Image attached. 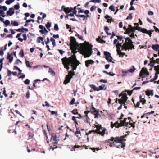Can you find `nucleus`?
I'll use <instances>...</instances> for the list:
<instances>
[{
	"instance_id": "nucleus-22",
	"label": "nucleus",
	"mask_w": 159,
	"mask_h": 159,
	"mask_svg": "<svg viewBox=\"0 0 159 159\" xmlns=\"http://www.w3.org/2000/svg\"><path fill=\"white\" fill-rule=\"evenodd\" d=\"M128 99L127 95L126 93H124L123 94L122 97V100H123L124 102H126Z\"/></svg>"
},
{
	"instance_id": "nucleus-14",
	"label": "nucleus",
	"mask_w": 159,
	"mask_h": 159,
	"mask_svg": "<svg viewBox=\"0 0 159 159\" xmlns=\"http://www.w3.org/2000/svg\"><path fill=\"white\" fill-rule=\"evenodd\" d=\"M90 110L91 111L92 113L94 114L95 116L94 118H97L98 115H99L98 111H97L93 107H92Z\"/></svg>"
},
{
	"instance_id": "nucleus-56",
	"label": "nucleus",
	"mask_w": 159,
	"mask_h": 159,
	"mask_svg": "<svg viewBox=\"0 0 159 159\" xmlns=\"http://www.w3.org/2000/svg\"><path fill=\"white\" fill-rule=\"evenodd\" d=\"M135 28H136V27H134L131 28H130L131 29V32L132 33H134V32H135Z\"/></svg>"
},
{
	"instance_id": "nucleus-21",
	"label": "nucleus",
	"mask_w": 159,
	"mask_h": 159,
	"mask_svg": "<svg viewBox=\"0 0 159 159\" xmlns=\"http://www.w3.org/2000/svg\"><path fill=\"white\" fill-rule=\"evenodd\" d=\"M77 47H70V48L71 50V52L74 54H75L77 52V51H76V49H77V48H78Z\"/></svg>"
},
{
	"instance_id": "nucleus-45",
	"label": "nucleus",
	"mask_w": 159,
	"mask_h": 159,
	"mask_svg": "<svg viewBox=\"0 0 159 159\" xmlns=\"http://www.w3.org/2000/svg\"><path fill=\"white\" fill-rule=\"evenodd\" d=\"M54 29L55 31H57L58 30L59 28L58 25L57 24H55L54 28Z\"/></svg>"
},
{
	"instance_id": "nucleus-59",
	"label": "nucleus",
	"mask_w": 159,
	"mask_h": 159,
	"mask_svg": "<svg viewBox=\"0 0 159 159\" xmlns=\"http://www.w3.org/2000/svg\"><path fill=\"white\" fill-rule=\"evenodd\" d=\"M90 149H92L93 150V151L94 152H95V150H96L97 151H98V150H99V149L98 148H90Z\"/></svg>"
},
{
	"instance_id": "nucleus-19",
	"label": "nucleus",
	"mask_w": 159,
	"mask_h": 159,
	"mask_svg": "<svg viewBox=\"0 0 159 159\" xmlns=\"http://www.w3.org/2000/svg\"><path fill=\"white\" fill-rule=\"evenodd\" d=\"M73 10V8H69V7H66V8H64V11L66 13H67L71 12Z\"/></svg>"
},
{
	"instance_id": "nucleus-28",
	"label": "nucleus",
	"mask_w": 159,
	"mask_h": 159,
	"mask_svg": "<svg viewBox=\"0 0 159 159\" xmlns=\"http://www.w3.org/2000/svg\"><path fill=\"white\" fill-rule=\"evenodd\" d=\"M43 37H38L37 42L38 43H39L41 42V41H43Z\"/></svg>"
},
{
	"instance_id": "nucleus-48",
	"label": "nucleus",
	"mask_w": 159,
	"mask_h": 159,
	"mask_svg": "<svg viewBox=\"0 0 159 159\" xmlns=\"http://www.w3.org/2000/svg\"><path fill=\"white\" fill-rule=\"evenodd\" d=\"M75 99L74 98H73L72 100L70 102V105H73L75 103Z\"/></svg>"
},
{
	"instance_id": "nucleus-1",
	"label": "nucleus",
	"mask_w": 159,
	"mask_h": 159,
	"mask_svg": "<svg viewBox=\"0 0 159 159\" xmlns=\"http://www.w3.org/2000/svg\"><path fill=\"white\" fill-rule=\"evenodd\" d=\"M70 47H79L77 48L80 53L84 56L85 58L90 57L92 54L93 51L92 48L93 46L90 45L88 42H86L83 43L79 44L76 40V39L74 37H70Z\"/></svg>"
},
{
	"instance_id": "nucleus-3",
	"label": "nucleus",
	"mask_w": 159,
	"mask_h": 159,
	"mask_svg": "<svg viewBox=\"0 0 159 159\" xmlns=\"http://www.w3.org/2000/svg\"><path fill=\"white\" fill-rule=\"evenodd\" d=\"M133 43L129 37L125 38V43L123 44V48L125 50L134 49V46L133 45Z\"/></svg>"
},
{
	"instance_id": "nucleus-31",
	"label": "nucleus",
	"mask_w": 159,
	"mask_h": 159,
	"mask_svg": "<svg viewBox=\"0 0 159 159\" xmlns=\"http://www.w3.org/2000/svg\"><path fill=\"white\" fill-rule=\"evenodd\" d=\"M131 32V29L129 28H128L126 31L124 33V34H129Z\"/></svg>"
},
{
	"instance_id": "nucleus-26",
	"label": "nucleus",
	"mask_w": 159,
	"mask_h": 159,
	"mask_svg": "<svg viewBox=\"0 0 159 159\" xmlns=\"http://www.w3.org/2000/svg\"><path fill=\"white\" fill-rule=\"evenodd\" d=\"M48 72L52 76L55 75V72L53 70L50 68H49V69Z\"/></svg>"
},
{
	"instance_id": "nucleus-6",
	"label": "nucleus",
	"mask_w": 159,
	"mask_h": 159,
	"mask_svg": "<svg viewBox=\"0 0 159 159\" xmlns=\"http://www.w3.org/2000/svg\"><path fill=\"white\" fill-rule=\"evenodd\" d=\"M75 75V72L73 71H70L69 72L68 75L66 76L65 79L63 83L65 84L69 83L70 79L72 78L73 76Z\"/></svg>"
},
{
	"instance_id": "nucleus-35",
	"label": "nucleus",
	"mask_w": 159,
	"mask_h": 159,
	"mask_svg": "<svg viewBox=\"0 0 159 159\" xmlns=\"http://www.w3.org/2000/svg\"><path fill=\"white\" fill-rule=\"evenodd\" d=\"M89 86L92 89H93L94 91H97V87H96L95 85L93 84H90Z\"/></svg>"
},
{
	"instance_id": "nucleus-37",
	"label": "nucleus",
	"mask_w": 159,
	"mask_h": 159,
	"mask_svg": "<svg viewBox=\"0 0 159 159\" xmlns=\"http://www.w3.org/2000/svg\"><path fill=\"white\" fill-rule=\"evenodd\" d=\"M118 102L120 104H123L124 105H125V102H124V101H123L121 99H118Z\"/></svg>"
},
{
	"instance_id": "nucleus-49",
	"label": "nucleus",
	"mask_w": 159,
	"mask_h": 159,
	"mask_svg": "<svg viewBox=\"0 0 159 159\" xmlns=\"http://www.w3.org/2000/svg\"><path fill=\"white\" fill-rule=\"evenodd\" d=\"M132 13L129 14L128 16L127 17L126 19L127 20H128V19L131 20L132 18Z\"/></svg>"
},
{
	"instance_id": "nucleus-4",
	"label": "nucleus",
	"mask_w": 159,
	"mask_h": 159,
	"mask_svg": "<svg viewBox=\"0 0 159 159\" xmlns=\"http://www.w3.org/2000/svg\"><path fill=\"white\" fill-rule=\"evenodd\" d=\"M126 118H125L123 120H120V123L118 124V126H117L116 127L118 128L120 127L125 125L126 127H128L129 128L131 127L133 128L134 127V124H135V122H134L132 123L133 120H131L130 121H129V122H126Z\"/></svg>"
},
{
	"instance_id": "nucleus-55",
	"label": "nucleus",
	"mask_w": 159,
	"mask_h": 159,
	"mask_svg": "<svg viewBox=\"0 0 159 159\" xmlns=\"http://www.w3.org/2000/svg\"><path fill=\"white\" fill-rule=\"evenodd\" d=\"M133 90H132L131 91H129L128 90H127V92L129 96L131 95L133 93Z\"/></svg>"
},
{
	"instance_id": "nucleus-9",
	"label": "nucleus",
	"mask_w": 159,
	"mask_h": 159,
	"mask_svg": "<svg viewBox=\"0 0 159 159\" xmlns=\"http://www.w3.org/2000/svg\"><path fill=\"white\" fill-rule=\"evenodd\" d=\"M104 55L105 56V59L107 61H108L110 62H112L114 63L112 60V57L111 56L110 53L108 52L104 51Z\"/></svg>"
},
{
	"instance_id": "nucleus-34",
	"label": "nucleus",
	"mask_w": 159,
	"mask_h": 159,
	"mask_svg": "<svg viewBox=\"0 0 159 159\" xmlns=\"http://www.w3.org/2000/svg\"><path fill=\"white\" fill-rule=\"evenodd\" d=\"M15 0H7L6 1L5 3L7 5H9L11 3H12Z\"/></svg>"
},
{
	"instance_id": "nucleus-29",
	"label": "nucleus",
	"mask_w": 159,
	"mask_h": 159,
	"mask_svg": "<svg viewBox=\"0 0 159 159\" xmlns=\"http://www.w3.org/2000/svg\"><path fill=\"white\" fill-rule=\"evenodd\" d=\"M95 127L96 128V130H92V131L93 132L97 133L99 134V130L98 125H95Z\"/></svg>"
},
{
	"instance_id": "nucleus-33",
	"label": "nucleus",
	"mask_w": 159,
	"mask_h": 159,
	"mask_svg": "<svg viewBox=\"0 0 159 159\" xmlns=\"http://www.w3.org/2000/svg\"><path fill=\"white\" fill-rule=\"evenodd\" d=\"M28 135L30 138V139H31L33 138L34 135V134L33 133L30 132H28Z\"/></svg>"
},
{
	"instance_id": "nucleus-41",
	"label": "nucleus",
	"mask_w": 159,
	"mask_h": 159,
	"mask_svg": "<svg viewBox=\"0 0 159 159\" xmlns=\"http://www.w3.org/2000/svg\"><path fill=\"white\" fill-rule=\"evenodd\" d=\"M133 68H130L129 70V72L132 73L134 72L135 70V68H134V66H132Z\"/></svg>"
},
{
	"instance_id": "nucleus-15",
	"label": "nucleus",
	"mask_w": 159,
	"mask_h": 159,
	"mask_svg": "<svg viewBox=\"0 0 159 159\" xmlns=\"http://www.w3.org/2000/svg\"><path fill=\"white\" fill-rule=\"evenodd\" d=\"M51 138L53 139V140L54 141V142L53 143V144H54V146H55V144H57L59 140L58 138H57L56 135L54 136L52 135Z\"/></svg>"
},
{
	"instance_id": "nucleus-61",
	"label": "nucleus",
	"mask_w": 159,
	"mask_h": 159,
	"mask_svg": "<svg viewBox=\"0 0 159 159\" xmlns=\"http://www.w3.org/2000/svg\"><path fill=\"white\" fill-rule=\"evenodd\" d=\"M155 70H159V65L154 66Z\"/></svg>"
},
{
	"instance_id": "nucleus-54",
	"label": "nucleus",
	"mask_w": 159,
	"mask_h": 159,
	"mask_svg": "<svg viewBox=\"0 0 159 159\" xmlns=\"http://www.w3.org/2000/svg\"><path fill=\"white\" fill-rule=\"evenodd\" d=\"M112 21L113 22L114 20L112 19V18L111 17V18H109L107 20V22L108 23H111Z\"/></svg>"
},
{
	"instance_id": "nucleus-7",
	"label": "nucleus",
	"mask_w": 159,
	"mask_h": 159,
	"mask_svg": "<svg viewBox=\"0 0 159 159\" xmlns=\"http://www.w3.org/2000/svg\"><path fill=\"white\" fill-rule=\"evenodd\" d=\"M149 75V73L147 71V70L146 68H143L141 71L140 72L139 76L142 78L145 77L147 75Z\"/></svg>"
},
{
	"instance_id": "nucleus-42",
	"label": "nucleus",
	"mask_w": 159,
	"mask_h": 159,
	"mask_svg": "<svg viewBox=\"0 0 159 159\" xmlns=\"http://www.w3.org/2000/svg\"><path fill=\"white\" fill-rule=\"evenodd\" d=\"M17 4H18L15 5L14 6L15 9L16 10H18L20 8L19 3H17Z\"/></svg>"
},
{
	"instance_id": "nucleus-53",
	"label": "nucleus",
	"mask_w": 159,
	"mask_h": 159,
	"mask_svg": "<svg viewBox=\"0 0 159 159\" xmlns=\"http://www.w3.org/2000/svg\"><path fill=\"white\" fill-rule=\"evenodd\" d=\"M75 36H77V37H78L79 39H80L81 40H83V37H82L81 36V35H80L79 34H76V35H75Z\"/></svg>"
},
{
	"instance_id": "nucleus-25",
	"label": "nucleus",
	"mask_w": 159,
	"mask_h": 159,
	"mask_svg": "<svg viewBox=\"0 0 159 159\" xmlns=\"http://www.w3.org/2000/svg\"><path fill=\"white\" fill-rule=\"evenodd\" d=\"M70 64H71V66L72 67V70L73 71L75 70L77 68V66L75 65L73 62L70 63Z\"/></svg>"
},
{
	"instance_id": "nucleus-57",
	"label": "nucleus",
	"mask_w": 159,
	"mask_h": 159,
	"mask_svg": "<svg viewBox=\"0 0 159 159\" xmlns=\"http://www.w3.org/2000/svg\"><path fill=\"white\" fill-rule=\"evenodd\" d=\"M117 39L120 41H121L123 39V37L122 36H117Z\"/></svg>"
},
{
	"instance_id": "nucleus-51",
	"label": "nucleus",
	"mask_w": 159,
	"mask_h": 159,
	"mask_svg": "<svg viewBox=\"0 0 159 159\" xmlns=\"http://www.w3.org/2000/svg\"><path fill=\"white\" fill-rule=\"evenodd\" d=\"M25 84H30V80L28 79H26L25 81Z\"/></svg>"
},
{
	"instance_id": "nucleus-36",
	"label": "nucleus",
	"mask_w": 159,
	"mask_h": 159,
	"mask_svg": "<svg viewBox=\"0 0 159 159\" xmlns=\"http://www.w3.org/2000/svg\"><path fill=\"white\" fill-rule=\"evenodd\" d=\"M11 24L13 26H18L19 25L18 22L16 21H14L13 23L11 21Z\"/></svg>"
},
{
	"instance_id": "nucleus-24",
	"label": "nucleus",
	"mask_w": 159,
	"mask_h": 159,
	"mask_svg": "<svg viewBox=\"0 0 159 159\" xmlns=\"http://www.w3.org/2000/svg\"><path fill=\"white\" fill-rule=\"evenodd\" d=\"M142 96L141 95L139 96L140 102L142 104H144L146 102V100L144 98H142Z\"/></svg>"
},
{
	"instance_id": "nucleus-52",
	"label": "nucleus",
	"mask_w": 159,
	"mask_h": 159,
	"mask_svg": "<svg viewBox=\"0 0 159 159\" xmlns=\"http://www.w3.org/2000/svg\"><path fill=\"white\" fill-rule=\"evenodd\" d=\"M142 29L143 28H142L140 27H136V29L137 30H138V31H140V32H141V31L142 30Z\"/></svg>"
},
{
	"instance_id": "nucleus-30",
	"label": "nucleus",
	"mask_w": 159,
	"mask_h": 159,
	"mask_svg": "<svg viewBox=\"0 0 159 159\" xmlns=\"http://www.w3.org/2000/svg\"><path fill=\"white\" fill-rule=\"evenodd\" d=\"M46 28L50 30L49 28H50L51 26V23L49 22H48L47 24L45 25Z\"/></svg>"
},
{
	"instance_id": "nucleus-39",
	"label": "nucleus",
	"mask_w": 159,
	"mask_h": 159,
	"mask_svg": "<svg viewBox=\"0 0 159 159\" xmlns=\"http://www.w3.org/2000/svg\"><path fill=\"white\" fill-rule=\"evenodd\" d=\"M154 31V30H149L148 31H147V32H146V33L148 34L149 35V36L151 37V34H152V32H153Z\"/></svg>"
},
{
	"instance_id": "nucleus-43",
	"label": "nucleus",
	"mask_w": 159,
	"mask_h": 159,
	"mask_svg": "<svg viewBox=\"0 0 159 159\" xmlns=\"http://www.w3.org/2000/svg\"><path fill=\"white\" fill-rule=\"evenodd\" d=\"M109 9L111 10V11H115V9L114 8V7L113 5H111L110 6L109 8Z\"/></svg>"
},
{
	"instance_id": "nucleus-60",
	"label": "nucleus",
	"mask_w": 159,
	"mask_h": 159,
	"mask_svg": "<svg viewBox=\"0 0 159 159\" xmlns=\"http://www.w3.org/2000/svg\"><path fill=\"white\" fill-rule=\"evenodd\" d=\"M118 124H119L118 122H116L114 124V125L111 126V128H113L115 126L116 128L117 126H118Z\"/></svg>"
},
{
	"instance_id": "nucleus-12",
	"label": "nucleus",
	"mask_w": 159,
	"mask_h": 159,
	"mask_svg": "<svg viewBox=\"0 0 159 159\" xmlns=\"http://www.w3.org/2000/svg\"><path fill=\"white\" fill-rule=\"evenodd\" d=\"M98 129L99 130V134L102 136H103L105 134L106 129L102 127L101 125H98Z\"/></svg>"
},
{
	"instance_id": "nucleus-64",
	"label": "nucleus",
	"mask_w": 159,
	"mask_h": 159,
	"mask_svg": "<svg viewBox=\"0 0 159 159\" xmlns=\"http://www.w3.org/2000/svg\"><path fill=\"white\" fill-rule=\"evenodd\" d=\"M58 51L61 55H62L63 53L65 52L64 51L60 49H58Z\"/></svg>"
},
{
	"instance_id": "nucleus-17",
	"label": "nucleus",
	"mask_w": 159,
	"mask_h": 159,
	"mask_svg": "<svg viewBox=\"0 0 159 159\" xmlns=\"http://www.w3.org/2000/svg\"><path fill=\"white\" fill-rule=\"evenodd\" d=\"M14 13V9L13 8L11 7L10 8L9 10L7 11V14L8 15L11 16Z\"/></svg>"
},
{
	"instance_id": "nucleus-18",
	"label": "nucleus",
	"mask_w": 159,
	"mask_h": 159,
	"mask_svg": "<svg viewBox=\"0 0 159 159\" xmlns=\"http://www.w3.org/2000/svg\"><path fill=\"white\" fill-rule=\"evenodd\" d=\"M146 94L148 96H153V90H148L145 92Z\"/></svg>"
},
{
	"instance_id": "nucleus-8",
	"label": "nucleus",
	"mask_w": 159,
	"mask_h": 159,
	"mask_svg": "<svg viewBox=\"0 0 159 159\" xmlns=\"http://www.w3.org/2000/svg\"><path fill=\"white\" fill-rule=\"evenodd\" d=\"M69 59H70L71 62H73L77 66L80 64V61L77 59L76 56L75 54H73L71 57H70Z\"/></svg>"
},
{
	"instance_id": "nucleus-47",
	"label": "nucleus",
	"mask_w": 159,
	"mask_h": 159,
	"mask_svg": "<svg viewBox=\"0 0 159 159\" xmlns=\"http://www.w3.org/2000/svg\"><path fill=\"white\" fill-rule=\"evenodd\" d=\"M26 65L27 67L30 68L31 67V66L30 65V62L29 61H26Z\"/></svg>"
},
{
	"instance_id": "nucleus-44",
	"label": "nucleus",
	"mask_w": 159,
	"mask_h": 159,
	"mask_svg": "<svg viewBox=\"0 0 159 159\" xmlns=\"http://www.w3.org/2000/svg\"><path fill=\"white\" fill-rule=\"evenodd\" d=\"M4 23L6 26H7L10 24V22L8 20H6L4 22Z\"/></svg>"
},
{
	"instance_id": "nucleus-10",
	"label": "nucleus",
	"mask_w": 159,
	"mask_h": 159,
	"mask_svg": "<svg viewBox=\"0 0 159 159\" xmlns=\"http://www.w3.org/2000/svg\"><path fill=\"white\" fill-rule=\"evenodd\" d=\"M120 46H121V43L119 44V43H117L116 45V47L117 48L116 51L118 54L120 56L121 55L122 57L125 55V53L122 52H121V50L120 49Z\"/></svg>"
},
{
	"instance_id": "nucleus-16",
	"label": "nucleus",
	"mask_w": 159,
	"mask_h": 159,
	"mask_svg": "<svg viewBox=\"0 0 159 159\" xmlns=\"http://www.w3.org/2000/svg\"><path fill=\"white\" fill-rule=\"evenodd\" d=\"M94 61L92 60H89L85 61V64L86 67H88L90 64H93Z\"/></svg>"
},
{
	"instance_id": "nucleus-38",
	"label": "nucleus",
	"mask_w": 159,
	"mask_h": 159,
	"mask_svg": "<svg viewBox=\"0 0 159 159\" xmlns=\"http://www.w3.org/2000/svg\"><path fill=\"white\" fill-rule=\"evenodd\" d=\"M24 54L23 50V49H21L19 53V55L21 57H23L24 56Z\"/></svg>"
},
{
	"instance_id": "nucleus-20",
	"label": "nucleus",
	"mask_w": 159,
	"mask_h": 159,
	"mask_svg": "<svg viewBox=\"0 0 159 159\" xmlns=\"http://www.w3.org/2000/svg\"><path fill=\"white\" fill-rule=\"evenodd\" d=\"M152 48L154 50L156 51L159 50V45L158 44L152 45Z\"/></svg>"
},
{
	"instance_id": "nucleus-63",
	"label": "nucleus",
	"mask_w": 159,
	"mask_h": 159,
	"mask_svg": "<svg viewBox=\"0 0 159 159\" xmlns=\"http://www.w3.org/2000/svg\"><path fill=\"white\" fill-rule=\"evenodd\" d=\"M22 36L23 37V40H26L27 39V36L26 34H24L22 35Z\"/></svg>"
},
{
	"instance_id": "nucleus-46",
	"label": "nucleus",
	"mask_w": 159,
	"mask_h": 159,
	"mask_svg": "<svg viewBox=\"0 0 159 159\" xmlns=\"http://www.w3.org/2000/svg\"><path fill=\"white\" fill-rule=\"evenodd\" d=\"M77 109H74L72 111H71V112L74 114H78V112L77 111Z\"/></svg>"
},
{
	"instance_id": "nucleus-32",
	"label": "nucleus",
	"mask_w": 159,
	"mask_h": 159,
	"mask_svg": "<svg viewBox=\"0 0 159 159\" xmlns=\"http://www.w3.org/2000/svg\"><path fill=\"white\" fill-rule=\"evenodd\" d=\"M104 30L107 34L110 35L111 34V33H108V31L109 30V29L107 27V26L105 27H104Z\"/></svg>"
},
{
	"instance_id": "nucleus-5",
	"label": "nucleus",
	"mask_w": 159,
	"mask_h": 159,
	"mask_svg": "<svg viewBox=\"0 0 159 159\" xmlns=\"http://www.w3.org/2000/svg\"><path fill=\"white\" fill-rule=\"evenodd\" d=\"M62 64L64 65V67L67 70L69 69V66L70 65V63H71L70 59H69V57L67 58L66 57L61 59Z\"/></svg>"
},
{
	"instance_id": "nucleus-13",
	"label": "nucleus",
	"mask_w": 159,
	"mask_h": 159,
	"mask_svg": "<svg viewBox=\"0 0 159 159\" xmlns=\"http://www.w3.org/2000/svg\"><path fill=\"white\" fill-rule=\"evenodd\" d=\"M115 138L112 137L110 139H108L106 141L107 143L109 144V145L110 147H111L113 145H114V140Z\"/></svg>"
},
{
	"instance_id": "nucleus-11",
	"label": "nucleus",
	"mask_w": 159,
	"mask_h": 159,
	"mask_svg": "<svg viewBox=\"0 0 159 159\" xmlns=\"http://www.w3.org/2000/svg\"><path fill=\"white\" fill-rule=\"evenodd\" d=\"M7 10V7L5 6H2L0 5V14L1 16L2 17L6 16V15H4L3 11H6Z\"/></svg>"
},
{
	"instance_id": "nucleus-40",
	"label": "nucleus",
	"mask_w": 159,
	"mask_h": 159,
	"mask_svg": "<svg viewBox=\"0 0 159 159\" xmlns=\"http://www.w3.org/2000/svg\"><path fill=\"white\" fill-rule=\"evenodd\" d=\"M101 2V0H91L89 1V2H93L94 3H100Z\"/></svg>"
},
{
	"instance_id": "nucleus-58",
	"label": "nucleus",
	"mask_w": 159,
	"mask_h": 159,
	"mask_svg": "<svg viewBox=\"0 0 159 159\" xmlns=\"http://www.w3.org/2000/svg\"><path fill=\"white\" fill-rule=\"evenodd\" d=\"M89 118L88 116L86 117V119L84 120V121L85 122L88 123L89 122Z\"/></svg>"
},
{
	"instance_id": "nucleus-27",
	"label": "nucleus",
	"mask_w": 159,
	"mask_h": 159,
	"mask_svg": "<svg viewBox=\"0 0 159 159\" xmlns=\"http://www.w3.org/2000/svg\"><path fill=\"white\" fill-rule=\"evenodd\" d=\"M154 58L152 57V58H150V60H152V62L153 63H156L157 64H159V58L157 59L156 60H153Z\"/></svg>"
},
{
	"instance_id": "nucleus-50",
	"label": "nucleus",
	"mask_w": 159,
	"mask_h": 159,
	"mask_svg": "<svg viewBox=\"0 0 159 159\" xmlns=\"http://www.w3.org/2000/svg\"><path fill=\"white\" fill-rule=\"evenodd\" d=\"M96 8V7L95 6H93L91 7L90 8V11H92L95 10Z\"/></svg>"
},
{
	"instance_id": "nucleus-23",
	"label": "nucleus",
	"mask_w": 159,
	"mask_h": 159,
	"mask_svg": "<svg viewBox=\"0 0 159 159\" xmlns=\"http://www.w3.org/2000/svg\"><path fill=\"white\" fill-rule=\"evenodd\" d=\"M105 86V85H101L99 86L98 87H97V91H99L100 90H106V87H105V88H104V87Z\"/></svg>"
},
{
	"instance_id": "nucleus-62",
	"label": "nucleus",
	"mask_w": 159,
	"mask_h": 159,
	"mask_svg": "<svg viewBox=\"0 0 159 159\" xmlns=\"http://www.w3.org/2000/svg\"><path fill=\"white\" fill-rule=\"evenodd\" d=\"M147 30L146 29L143 28L141 32L143 33H146L147 32Z\"/></svg>"
},
{
	"instance_id": "nucleus-2",
	"label": "nucleus",
	"mask_w": 159,
	"mask_h": 159,
	"mask_svg": "<svg viewBox=\"0 0 159 159\" xmlns=\"http://www.w3.org/2000/svg\"><path fill=\"white\" fill-rule=\"evenodd\" d=\"M127 136V135L125 134L123 136H121L120 137H115L114 140L115 143L114 144V146L119 148H124L125 146V143L123 142L125 141L126 140V139H124V138Z\"/></svg>"
}]
</instances>
